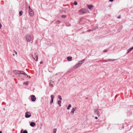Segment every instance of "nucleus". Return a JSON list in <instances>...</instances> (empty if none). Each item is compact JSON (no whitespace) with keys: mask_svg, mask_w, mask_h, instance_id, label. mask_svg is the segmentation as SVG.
<instances>
[{"mask_svg":"<svg viewBox=\"0 0 133 133\" xmlns=\"http://www.w3.org/2000/svg\"><path fill=\"white\" fill-rule=\"evenodd\" d=\"M25 38L26 41L28 42H29L33 39L34 37L32 35L28 34L26 35Z\"/></svg>","mask_w":133,"mask_h":133,"instance_id":"nucleus-1","label":"nucleus"},{"mask_svg":"<svg viewBox=\"0 0 133 133\" xmlns=\"http://www.w3.org/2000/svg\"><path fill=\"white\" fill-rule=\"evenodd\" d=\"M88 12L89 11L84 8L80 9L78 11V14L80 15L84 14Z\"/></svg>","mask_w":133,"mask_h":133,"instance_id":"nucleus-2","label":"nucleus"},{"mask_svg":"<svg viewBox=\"0 0 133 133\" xmlns=\"http://www.w3.org/2000/svg\"><path fill=\"white\" fill-rule=\"evenodd\" d=\"M85 60V59H84L81 61H78V63L74 66V68L75 69L80 66L84 63Z\"/></svg>","mask_w":133,"mask_h":133,"instance_id":"nucleus-3","label":"nucleus"},{"mask_svg":"<svg viewBox=\"0 0 133 133\" xmlns=\"http://www.w3.org/2000/svg\"><path fill=\"white\" fill-rule=\"evenodd\" d=\"M29 13L30 15L31 16H34V12L32 9H30V10H29Z\"/></svg>","mask_w":133,"mask_h":133,"instance_id":"nucleus-4","label":"nucleus"},{"mask_svg":"<svg viewBox=\"0 0 133 133\" xmlns=\"http://www.w3.org/2000/svg\"><path fill=\"white\" fill-rule=\"evenodd\" d=\"M31 116V114L29 112H27L25 113V116L26 118H28L30 117Z\"/></svg>","mask_w":133,"mask_h":133,"instance_id":"nucleus-5","label":"nucleus"},{"mask_svg":"<svg viewBox=\"0 0 133 133\" xmlns=\"http://www.w3.org/2000/svg\"><path fill=\"white\" fill-rule=\"evenodd\" d=\"M95 113L98 117L100 116L99 112L97 109L95 110Z\"/></svg>","mask_w":133,"mask_h":133,"instance_id":"nucleus-6","label":"nucleus"},{"mask_svg":"<svg viewBox=\"0 0 133 133\" xmlns=\"http://www.w3.org/2000/svg\"><path fill=\"white\" fill-rule=\"evenodd\" d=\"M51 100L50 101V104H51L53 102L54 99V96L53 95H51Z\"/></svg>","mask_w":133,"mask_h":133,"instance_id":"nucleus-7","label":"nucleus"},{"mask_svg":"<svg viewBox=\"0 0 133 133\" xmlns=\"http://www.w3.org/2000/svg\"><path fill=\"white\" fill-rule=\"evenodd\" d=\"M31 99L32 101H35L36 100V98L34 95H32L31 96Z\"/></svg>","mask_w":133,"mask_h":133,"instance_id":"nucleus-8","label":"nucleus"},{"mask_svg":"<svg viewBox=\"0 0 133 133\" xmlns=\"http://www.w3.org/2000/svg\"><path fill=\"white\" fill-rule=\"evenodd\" d=\"M13 73L15 74H20V71H18L17 70H14L13 71Z\"/></svg>","mask_w":133,"mask_h":133,"instance_id":"nucleus-9","label":"nucleus"},{"mask_svg":"<svg viewBox=\"0 0 133 133\" xmlns=\"http://www.w3.org/2000/svg\"><path fill=\"white\" fill-rule=\"evenodd\" d=\"M76 107H75V108H72V109L71 110V113H72V115L74 114L75 110V109L76 110Z\"/></svg>","mask_w":133,"mask_h":133,"instance_id":"nucleus-10","label":"nucleus"},{"mask_svg":"<svg viewBox=\"0 0 133 133\" xmlns=\"http://www.w3.org/2000/svg\"><path fill=\"white\" fill-rule=\"evenodd\" d=\"M67 59L69 61H71L72 60V57H71L68 56L67 57Z\"/></svg>","mask_w":133,"mask_h":133,"instance_id":"nucleus-11","label":"nucleus"},{"mask_svg":"<svg viewBox=\"0 0 133 133\" xmlns=\"http://www.w3.org/2000/svg\"><path fill=\"white\" fill-rule=\"evenodd\" d=\"M35 123L33 122H31L30 124V126L32 127H33L35 126Z\"/></svg>","mask_w":133,"mask_h":133,"instance_id":"nucleus-12","label":"nucleus"},{"mask_svg":"<svg viewBox=\"0 0 133 133\" xmlns=\"http://www.w3.org/2000/svg\"><path fill=\"white\" fill-rule=\"evenodd\" d=\"M20 74H23L26 75H27L23 71H20Z\"/></svg>","mask_w":133,"mask_h":133,"instance_id":"nucleus-13","label":"nucleus"},{"mask_svg":"<svg viewBox=\"0 0 133 133\" xmlns=\"http://www.w3.org/2000/svg\"><path fill=\"white\" fill-rule=\"evenodd\" d=\"M87 6L89 9H91L93 7V5H88Z\"/></svg>","mask_w":133,"mask_h":133,"instance_id":"nucleus-14","label":"nucleus"},{"mask_svg":"<svg viewBox=\"0 0 133 133\" xmlns=\"http://www.w3.org/2000/svg\"><path fill=\"white\" fill-rule=\"evenodd\" d=\"M116 60V59H108L107 60V62H109L111 61H113Z\"/></svg>","mask_w":133,"mask_h":133,"instance_id":"nucleus-15","label":"nucleus"},{"mask_svg":"<svg viewBox=\"0 0 133 133\" xmlns=\"http://www.w3.org/2000/svg\"><path fill=\"white\" fill-rule=\"evenodd\" d=\"M61 100H59L58 101V104L59 105V106L61 107Z\"/></svg>","mask_w":133,"mask_h":133,"instance_id":"nucleus-16","label":"nucleus"},{"mask_svg":"<svg viewBox=\"0 0 133 133\" xmlns=\"http://www.w3.org/2000/svg\"><path fill=\"white\" fill-rule=\"evenodd\" d=\"M98 26H96L94 27L93 28H92V29L93 30V31L94 30H95L96 29H98Z\"/></svg>","mask_w":133,"mask_h":133,"instance_id":"nucleus-17","label":"nucleus"},{"mask_svg":"<svg viewBox=\"0 0 133 133\" xmlns=\"http://www.w3.org/2000/svg\"><path fill=\"white\" fill-rule=\"evenodd\" d=\"M71 107V105L70 104H69L67 108V109L68 110H69L70 109V108Z\"/></svg>","mask_w":133,"mask_h":133,"instance_id":"nucleus-18","label":"nucleus"},{"mask_svg":"<svg viewBox=\"0 0 133 133\" xmlns=\"http://www.w3.org/2000/svg\"><path fill=\"white\" fill-rule=\"evenodd\" d=\"M23 12L22 11H21L19 12V15L20 16H21L23 14Z\"/></svg>","mask_w":133,"mask_h":133,"instance_id":"nucleus-19","label":"nucleus"},{"mask_svg":"<svg viewBox=\"0 0 133 133\" xmlns=\"http://www.w3.org/2000/svg\"><path fill=\"white\" fill-rule=\"evenodd\" d=\"M28 82L26 81V82H24L23 84L25 85H27L28 84Z\"/></svg>","mask_w":133,"mask_h":133,"instance_id":"nucleus-20","label":"nucleus"},{"mask_svg":"<svg viewBox=\"0 0 133 133\" xmlns=\"http://www.w3.org/2000/svg\"><path fill=\"white\" fill-rule=\"evenodd\" d=\"M36 59V61H37L38 60V56L37 55H36L35 57Z\"/></svg>","mask_w":133,"mask_h":133,"instance_id":"nucleus-21","label":"nucleus"},{"mask_svg":"<svg viewBox=\"0 0 133 133\" xmlns=\"http://www.w3.org/2000/svg\"><path fill=\"white\" fill-rule=\"evenodd\" d=\"M57 129H53V133H56Z\"/></svg>","mask_w":133,"mask_h":133,"instance_id":"nucleus-22","label":"nucleus"},{"mask_svg":"<svg viewBox=\"0 0 133 133\" xmlns=\"http://www.w3.org/2000/svg\"><path fill=\"white\" fill-rule=\"evenodd\" d=\"M58 98L60 99V100H61L62 99V98H61V97L60 95H58Z\"/></svg>","mask_w":133,"mask_h":133,"instance_id":"nucleus-23","label":"nucleus"},{"mask_svg":"<svg viewBox=\"0 0 133 133\" xmlns=\"http://www.w3.org/2000/svg\"><path fill=\"white\" fill-rule=\"evenodd\" d=\"M61 17L62 18H65L66 17V16L65 15H63Z\"/></svg>","mask_w":133,"mask_h":133,"instance_id":"nucleus-24","label":"nucleus"},{"mask_svg":"<svg viewBox=\"0 0 133 133\" xmlns=\"http://www.w3.org/2000/svg\"><path fill=\"white\" fill-rule=\"evenodd\" d=\"M30 56L32 58L35 60V58L34 57L33 55L32 54H31Z\"/></svg>","mask_w":133,"mask_h":133,"instance_id":"nucleus-25","label":"nucleus"},{"mask_svg":"<svg viewBox=\"0 0 133 133\" xmlns=\"http://www.w3.org/2000/svg\"><path fill=\"white\" fill-rule=\"evenodd\" d=\"M74 4L75 5H76L77 4V3L76 1H75L74 3Z\"/></svg>","mask_w":133,"mask_h":133,"instance_id":"nucleus-26","label":"nucleus"},{"mask_svg":"<svg viewBox=\"0 0 133 133\" xmlns=\"http://www.w3.org/2000/svg\"><path fill=\"white\" fill-rule=\"evenodd\" d=\"M131 51L130 50V49H129L128 51V52H127V54H128V53H129Z\"/></svg>","mask_w":133,"mask_h":133,"instance_id":"nucleus-27","label":"nucleus"},{"mask_svg":"<svg viewBox=\"0 0 133 133\" xmlns=\"http://www.w3.org/2000/svg\"><path fill=\"white\" fill-rule=\"evenodd\" d=\"M93 31V30L92 29H90V30H88L87 31L88 32H89L90 31Z\"/></svg>","mask_w":133,"mask_h":133,"instance_id":"nucleus-28","label":"nucleus"},{"mask_svg":"<svg viewBox=\"0 0 133 133\" xmlns=\"http://www.w3.org/2000/svg\"><path fill=\"white\" fill-rule=\"evenodd\" d=\"M23 133H28V132L26 130H25L23 131Z\"/></svg>","mask_w":133,"mask_h":133,"instance_id":"nucleus-29","label":"nucleus"},{"mask_svg":"<svg viewBox=\"0 0 133 133\" xmlns=\"http://www.w3.org/2000/svg\"><path fill=\"white\" fill-rule=\"evenodd\" d=\"M50 86L51 87H53V85L52 84H51V83H50Z\"/></svg>","mask_w":133,"mask_h":133,"instance_id":"nucleus-30","label":"nucleus"},{"mask_svg":"<svg viewBox=\"0 0 133 133\" xmlns=\"http://www.w3.org/2000/svg\"><path fill=\"white\" fill-rule=\"evenodd\" d=\"M107 51V50H103V52H106Z\"/></svg>","mask_w":133,"mask_h":133,"instance_id":"nucleus-31","label":"nucleus"},{"mask_svg":"<svg viewBox=\"0 0 133 133\" xmlns=\"http://www.w3.org/2000/svg\"><path fill=\"white\" fill-rule=\"evenodd\" d=\"M129 49L131 51L132 49H133V46L132 47L130 48Z\"/></svg>","mask_w":133,"mask_h":133,"instance_id":"nucleus-32","label":"nucleus"},{"mask_svg":"<svg viewBox=\"0 0 133 133\" xmlns=\"http://www.w3.org/2000/svg\"><path fill=\"white\" fill-rule=\"evenodd\" d=\"M129 49L131 51L132 49H133V46L132 47L130 48Z\"/></svg>","mask_w":133,"mask_h":133,"instance_id":"nucleus-33","label":"nucleus"},{"mask_svg":"<svg viewBox=\"0 0 133 133\" xmlns=\"http://www.w3.org/2000/svg\"><path fill=\"white\" fill-rule=\"evenodd\" d=\"M2 26V25L1 23H0V29L1 28Z\"/></svg>","mask_w":133,"mask_h":133,"instance_id":"nucleus-34","label":"nucleus"},{"mask_svg":"<svg viewBox=\"0 0 133 133\" xmlns=\"http://www.w3.org/2000/svg\"><path fill=\"white\" fill-rule=\"evenodd\" d=\"M14 52L16 55H17V53L16 51H14Z\"/></svg>","mask_w":133,"mask_h":133,"instance_id":"nucleus-35","label":"nucleus"},{"mask_svg":"<svg viewBox=\"0 0 133 133\" xmlns=\"http://www.w3.org/2000/svg\"><path fill=\"white\" fill-rule=\"evenodd\" d=\"M120 17H121L120 16H119L117 17V18L118 19H119L120 18Z\"/></svg>","mask_w":133,"mask_h":133,"instance_id":"nucleus-36","label":"nucleus"},{"mask_svg":"<svg viewBox=\"0 0 133 133\" xmlns=\"http://www.w3.org/2000/svg\"><path fill=\"white\" fill-rule=\"evenodd\" d=\"M95 118L96 119H98V118L97 117H95Z\"/></svg>","mask_w":133,"mask_h":133,"instance_id":"nucleus-37","label":"nucleus"},{"mask_svg":"<svg viewBox=\"0 0 133 133\" xmlns=\"http://www.w3.org/2000/svg\"><path fill=\"white\" fill-rule=\"evenodd\" d=\"M29 10H30V9H31L30 8V7L29 6Z\"/></svg>","mask_w":133,"mask_h":133,"instance_id":"nucleus-38","label":"nucleus"},{"mask_svg":"<svg viewBox=\"0 0 133 133\" xmlns=\"http://www.w3.org/2000/svg\"><path fill=\"white\" fill-rule=\"evenodd\" d=\"M109 1L110 2H112L113 1V0H109Z\"/></svg>","mask_w":133,"mask_h":133,"instance_id":"nucleus-39","label":"nucleus"},{"mask_svg":"<svg viewBox=\"0 0 133 133\" xmlns=\"http://www.w3.org/2000/svg\"><path fill=\"white\" fill-rule=\"evenodd\" d=\"M42 62H40V63L41 64H42Z\"/></svg>","mask_w":133,"mask_h":133,"instance_id":"nucleus-40","label":"nucleus"},{"mask_svg":"<svg viewBox=\"0 0 133 133\" xmlns=\"http://www.w3.org/2000/svg\"><path fill=\"white\" fill-rule=\"evenodd\" d=\"M0 133H2V132L1 131H0Z\"/></svg>","mask_w":133,"mask_h":133,"instance_id":"nucleus-41","label":"nucleus"},{"mask_svg":"<svg viewBox=\"0 0 133 133\" xmlns=\"http://www.w3.org/2000/svg\"><path fill=\"white\" fill-rule=\"evenodd\" d=\"M57 22H59V21H57Z\"/></svg>","mask_w":133,"mask_h":133,"instance_id":"nucleus-42","label":"nucleus"},{"mask_svg":"<svg viewBox=\"0 0 133 133\" xmlns=\"http://www.w3.org/2000/svg\"><path fill=\"white\" fill-rule=\"evenodd\" d=\"M36 52L34 54L36 55Z\"/></svg>","mask_w":133,"mask_h":133,"instance_id":"nucleus-43","label":"nucleus"},{"mask_svg":"<svg viewBox=\"0 0 133 133\" xmlns=\"http://www.w3.org/2000/svg\"><path fill=\"white\" fill-rule=\"evenodd\" d=\"M13 55L14 56H15V54H13Z\"/></svg>","mask_w":133,"mask_h":133,"instance_id":"nucleus-44","label":"nucleus"}]
</instances>
